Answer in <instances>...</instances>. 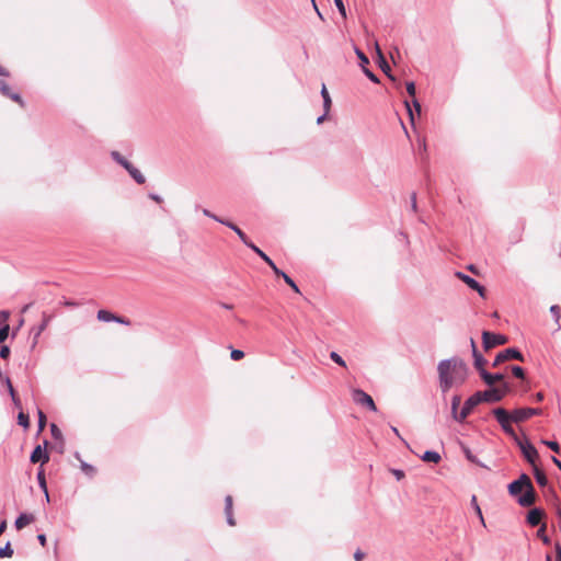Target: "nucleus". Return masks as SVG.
I'll list each match as a JSON object with an SVG mask.
<instances>
[{"mask_svg": "<svg viewBox=\"0 0 561 561\" xmlns=\"http://www.w3.org/2000/svg\"><path fill=\"white\" fill-rule=\"evenodd\" d=\"M439 387L444 393L453 386H461L468 378L469 367L460 357L443 359L437 365Z\"/></svg>", "mask_w": 561, "mask_h": 561, "instance_id": "1", "label": "nucleus"}, {"mask_svg": "<svg viewBox=\"0 0 561 561\" xmlns=\"http://www.w3.org/2000/svg\"><path fill=\"white\" fill-rule=\"evenodd\" d=\"M491 413L500 424L502 431L510 437H515V430L512 423H522L531 416L541 415L542 410L539 408H518L508 412L502 407L494 408Z\"/></svg>", "mask_w": 561, "mask_h": 561, "instance_id": "2", "label": "nucleus"}, {"mask_svg": "<svg viewBox=\"0 0 561 561\" xmlns=\"http://www.w3.org/2000/svg\"><path fill=\"white\" fill-rule=\"evenodd\" d=\"M516 481L525 488V492L517 499V503L522 507H529L537 501V492L533 485L530 478L526 473H522Z\"/></svg>", "mask_w": 561, "mask_h": 561, "instance_id": "3", "label": "nucleus"}, {"mask_svg": "<svg viewBox=\"0 0 561 561\" xmlns=\"http://www.w3.org/2000/svg\"><path fill=\"white\" fill-rule=\"evenodd\" d=\"M514 443L518 446L520 449V453L524 457V459L531 466H537V459L539 457L538 450L536 447L528 440L527 437L522 439L517 434H515V437H511Z\"/></svg>", "mask_w": 561, "mask_h": 561, "instance_id": "4", "label": "nucleus"}, {"mask_svg": "<svg viewBox=\"0 0 561 561\" xmlns=\"http://www.w3.org/2000/svg\"><path fill=\"white\" fill-rule=\"evenodd\" d=\"M512 359H516V360H519V362H525V357L523 355V353L516 348V347H508V348H505L501 352H499L492 363V366L493 367H496L499 366L500 364L506 362V360H512Z\"/></svg>", "mask_w": 561, "mask_h": 561, "instance_id": "5", "label": "nucleus"}, {"mask_svg": "<svg viewBox=\"0 0 561 561\" xmlns=\"http://www.w3.org/2000/svg\"><path fill=\"white\" fill-rule=\"evenodd\" d=\"M508 341L506 335L493 333L490 331L482 332V345L485 351H489L495 346L504 345Z\"/></svg>", "mask_w": 561, "mask_h": 561, "instance_id": "6", "label": "nucleus"}, {"mask_svg": "<svg viewBox=\"0 0 561 561\" xmlns=\"http://www.w3.org/2000/svg\"><path fill=\"white\" fill-rule=\"evenodd\" d=\"M353 400L363 407H366L368 410L376 412L377 407L367 392H365L362 389H354L353 390Z\"/></svg>", "mask_w": 561, "mask_h": 561, "instance_id": "7", "label": "nucleus"}, {"mask_svg": "<svg viewBox=\"0 0 561 561\" xmlns=\"http://www.w3.org/2000/svg\"><path fill=\"white\" fill-rule=\"evenodd\" d=\"M456 276L461 279L470 289L476 290L480 297H485V288L482 286L478 280H476L473 277L462 273L457 272Z\"/></svg>", "mask_w": 561, "mask_h": 561, "instance_id": "8", "label": "nucleus"}, {"mask_svg": "<svg viewBox=\"0 0 561 561\" xmlns=\"http://www.w3.org/2000/svg\"><path fill=\"white\" fill-rule=\"evenodd\" d=\"M355 54H356L357 58L359 59V66L362 67L363 72L365 73V76L371 82L379 83V78L371 70H369L368 68H365V65L369 64V59L365 55V53L362 49L355 47Z\"/></svg>", "mask_w": 561, "mask_h": 561, "instance_id": "9", "label": "nucleus"}, {"mask_svg": "<svg viewBox=\"0 0 561 561\" xmlns=\"http://www.w3.org/2000/svg\"><path fill=\"white\" fill-rule=\"evenodd\" d=\"M30 461L32 463H41L42 466L49 461V455L46 451L45 447L37 445L30 456Z\"/></svg>", "mask_w": 561, "mask_h": 561, "instance_id": "10", "label": "nucleus"}, {"mask_svg": "<svg viewBox=\"0 0 561 561\" xmlns=\"http://www.w3.org/2000/svg\"><path fill=\"white\" fill-rule=\"evenodd\" d=\"M545 517L546 512L542 508L534 507L528 512L526 520L530 526L535 527L538 526Z\"/></svg>", "mask_w": 561, "mask_h": 561, "instance_id": "11", "label": "nucleus"}, {"mask_svg": "<svg viewBox=\"0 0 561 561\" xmlns=\"http://www.w3.org/2000/svg\"><path fill=\"white\" fill-rule=\"evenodd\" d=\"M480 377L488 387H494L495 382L503 381L505 378L504 374L502 373L492 374L488 370H482Z\"/></svg>", "mask_w": 561, "mask_h": 561, "instance_id": "12", "label": "nucleus"}, {"mask_svg": "<svg viewBox=\"0 0 561 561\" xmlns=\"http://www.w3.org/2000/svg\"><path fill=\"white\" fill-rule=\"evenodd\" d=\"M485 402L494 403L503 400V393L499 391L496 387H489L483 391Z\"/></svg>", "mask_w": 561, "mask_h": 561, "instance_id": "13", "label": "nucleus"}, {"mask_svg": "<svg viewBox=\"0 0 561 561\" xmlns=\"http://www.w3.org/2000/svg\"><path fill=\"white\" fill-rule=\"evenodd\" d=\"M476 403L472 402L469 398L465 401L461 410L459 411V414H458V417H457V422L458 423H463L465 420L470 415V413L472 412V410L476 408Z\"/></svg>", "mask_w": 561, "mask_h": 561, "instance_id": "14", "label": "nucleus"}, {"mask_svg": "<svg viewBox=\"0 0 561 561\" xmlns=\"http://www.w3.org/2000/svg\"><path fill=\"white\" fill-rule=\"evenodd\" d=\"M376 50H377V55H378V64H379V67L380 69L390 78V79H393V77L390 75V71H391V68L388 64V61L386 60L378 43H376Z\"/></svg>", "mask_w": 561, "mask_h": 561, "instance_id": "15", "label": "nucleus"}, {"mask_svg": "<svg viewBox=\"0 0 561 561\" xmlns=\"http://www.w3.org/2000/svg\"><path fill=\"white\" fill-rule=\"evenodd\" d=\"M225 514H226V519H227L228 525L234 526L236 520H234L233 514H232V496L231 495H227L225 497Z\"/></svg>", "mask_w": 561, "mask_h": 561, "instance_id": "16", "label": "nucleus"}, {"mask_svg": "<svg viewBox=\"0 0 561 561\" xmlns=\"http://www.w3.org/2000/svg\"><path fill=\"white\" fill-rule=\"evenodd\" d=\"M34 520V516L32 514H28V513H21L15 522H14V526L18 530H21L22 528H24L25 526H27L28 524H31L32 522Z\"/></svg>", "mask_w": 561, "mask_h": 561, "instance_id": "17", "label": "nucleus"}, {"mask_svg": "<svg viewBox=\"0 0 561 561\" xmlns=\"http://www.w3.org/2000/svg\"><path fill=\"white\" fill-rule=\"evenodd\" d=\"M533 473L536 479V482L538 483V485L540 488L548 486V478H547L546 473L538 466L533 467Z\"/></svg>", "mask_w": 561, "mask_h": 561, "instance_id": "18", "label": "nucleus"}, {"mask_svg": "<svg viewBox=\"0 0 561 561\" xmlns=\"http://www.w3.org/2000/svg\"><path fill=\"white\" fill-rule=\"evenodd\" d=\"M51 317L47 313H43V320L42 322L36 327L32 329V333L34 335V339H38L42 332L47 328L48 323L50 322Z\"/></svg>", "mask_w": 561, "mask_h": 561, "instance_id": "19", "label": "nucleus"}, {"mask_svg": "<svg viewBox=\"0 0 561 561\" xmlns=\"http://www.w3.org/2000/svg\"><path fill=\"white\" fill-rule=\"evenodd\" d=\"M420 458L424 462L438 463L442 460L439 453L435 450H426Z\"/></svg>", "mask_w": 561, "mask_h": 561, "instance_id": "20", "label": "nucleus"}, {"mask_svg": "<svg viewBox=\"0 0 561 561\" xmlns=\"http://www.w3.org/2000/svg\"><path fill=\"white\" fill-rule=\"evenodd\" d=\"M37 481H38V485L39 488L43 490V492L45 493V499L47 502H49V493H48V490H47V483H46V478H45V472H44V469L41 468L37 472Z\"/></svg>", "mask_w": 561, "mask_h": 561, "instance_id": "21", "label": "nucleus"}, {"mask_svg": "<svg viewBox=\"0 0 561 561\" xmlns=\"http://www.w3.org/2000/svg\"><path fill=\"white\" fill-rule=\"evenodd\" d=\"M126 171L135 180L136 183L144 184L146 182V178L144 176V174L133 164H130V167L126 169Z\"/></svg>", "mask_w": 561, "mask_h": 561, "instance_id": "22", "label": "nucleus"}, {"mask_svg": "<svg viewBox=\"0 0 561 561\" xmlns=\"http://www.w3.org/2000/svg\"><path fill=\"white\" fill-rule=\"evenodd\" d=\"M472 357H473L474 368L478 370L479 375L481 376V371L486 370L485 365H486L488 360L483 357V355L481 353L472 355Z\"/></svg>", "mask_w": 561, "mask_h": 561, "instance_id": "23", "label": "nucleus"}, {"mask_svg": "<svg viewBox=\"0 0 561 561\" xmlns=\"http://www.w3.org/2000/svg\"><path fill=\"white\" fill-rule=\"evenodd\" d=\"M460 403H461V397L459 394H455L451 398V407L450 408H451V416L456 422H457V417L459 414Z\"/></svg>", "mask_w": 561, "mask_h": 561, "instance_id": "24", "label": "nucleus"}, {"mask_svg": "<svg viewBox=\"0 0 561 561\" xmlns=\"http://www.w3.org/2000/svg\"><path fill=\"white\" fill-rule=\"evenodd\" d=\"M111 157L112 159L118 163L119 165H122L125 170L128 169L130 167V162L125 158L123 157L118 151H112L111 152Z\"/></svg>", "mask_w": 561, "mask_h": 561, "instance_id": "25", "label": "nucleus"}, {"mask_svg": "<svg viewBox=\"0 0 561 561\" xmlns=\"http://www.w3.org/2000/svg\"><path fill=\"white\" fill-rule=\"evenodd\" d=\"M507 490H508L510 495H512V496H517V495L523 494L522 493L523 491L525 492V488H523V485H520L516 480L512 481L507 485Z\"/></svg>", "mask_w": 561, "mask_h": 561, "instance_id": "26", "label": "nucleus"}, {"mask_svg": "<svg viewBox=\"0 0 561 561\" xmlns=\"http://www.w3.org/2000/svg\"><path fill=\"white\" fill-rule=\"evenodd\" d=\"M98 320L103 322H111L116 320V316L108 310L101 309L98 311Z\"/></svg>", "mask_w": 561, "mask_h": 561, "instance_id": "27", "label": "nucleus"}, {"mask_svg": "<svg viewBox=\"0 0 561 561\" xmlns=\"http://www.w3.org/2000/svg\"><path fill=\"white\" fill-rule=\"evenodd\" d=\"M321 96L323 99V108H324L325 113H329V111L331 108L332 101H331V98L327 90L325 84H322Z\"/></svg>", "mask_w": 561, "mask_h": 561, "instance_id": "28", "label": "nucleus"}, {"mask_svg": "<svg viewBox=\"0 0 561 561\" xmlns=\"http://www.w3.org/2000/svg\"><path fill=\"white\" fill-rule=\"evenodd\" d=\"M546 524H541L540 528L537 530V537L542 541L543 545L548 546L551 543V539L546 534Z\"/></svg>", "mask_w": 561, "mask_h": 561, "instance_id": "29", "label": "nucleus"}, {"mask_svg": "<svg viewBox=\"0 0 561 561\" xmlns=\"http://www.w3.org/2000/svg\"><path fill=\"white\" fill-rule=\"evenodd\" d=\"M511 371H512V375L517 378V379H520V380H525L526 378V374H525V369L518 365H512L510 367Z\"/></svg>", "mask_w": 561, "mask_h": 561, "instance_id": "30", "label": "nucleus"}, {"mask_svg": "<svg viewBox=\"0 0 561 561\" xmlns=\"http://www.w3.org/2000/svg\"><path fill=\"white\" fill-rule=\"evenodd\" d=\"M470 502H471V506L473 507V510H474L477 516L479 517L481 524L483 526H485L484 518H483V515H482V511H481V508H480V506L478 504V501H477V496L472 495Z\"/></svg>", "mask_w": 561, "mask_h": 561, "instance_id": "31", "label": "nucleus"}, {"mask_svg": "<svg viewBox=\"0 0 561 561\" xmlns=\"http://www.w3.org/2000/svg\"><path fill=\"white\" fill-rule=\"evenodd\" d=\"M14 551L11 547V542L8 541L4 547L0 548V559L2 558H11Z\"/></svg>", "mask_w": 561, "mask_h": 561, "instance_id": "32", "label": "nucleus"}, {"mask_svg": "<svg viewBox=\"0 0 561 561\" xmlns=\"http://www.w3.org/2000/svg\"><path fill=\"white\" fill-rule=\"evenodd\" d=\"M550 313L552 314V317L557 323V329L559 330L560 329V317H561L560 307L558 305H552L550 307Z\"/></svg>", "mask_w": 561, "mask_h": 561, "instance_id": "33", "label": "nucleus"}, {"mask_svg": "<svg viewBox=\"0 0 561 561\" xmlns=\"http://www.w3.org/2000/svg\"><path fill=\"white\" fill-rule=\"evenodd\" d=\"M18 424L24 428H27L30 426L28 414L24 413L23 411H20V413L18 414Z\"/></svg>", "mask_w": 561, "mask_h": 561, "instance_id": "34", "label": "nucleus"}, {"mask_svg": "<svg viewBox=\"0 0 561 561\" xmlns=\"http://www.w3.org/2000/svg\"><path fill=\"white\" fill-rule=\"evenodd\" d=\"M50 434L55 440H58V442L64 440L62 433H61L60 428L55 423L50 424Z\"/></svg>", "mask_w": 561, "mask_h": 561, "instance_id": "35", "label": "nucleus"}, {"mask_svg": "<svg viewBox=\"0 0 561 561\" xmlns=\"http://www.w3.org/2000/svg\"><path fill=\"white\" fill-rule=\"evenodd\" d=\"M284 282L297 294H300V289L299 287L297 286V284L294 282V279L287 275V274H283V277Z\"/></svg>", "mask_w": 561, "mask_h": 561, "instance_id": "36", "label": "nucleus"}, {"mask_svg": "<svg viewBox=\"0 0 561 561\" xmlns=\"http://www.w3.org/2000/svg\"><path fill=\"white\" fill-rule=\"evenodd\" d=\"M80 468L87 476L92 477L95 473V468L85 461H81Z\"/></svg>", "mask_w": 561, "mask_h": 561, "instance_id": "37", "label": "nucleus"}, {"mask_svg": "<svg viewBox=\"0 0 561 561\" xmlns=\"http://www.w3.org/2000/svg\"><path fill=\"white\" fill-rule=\"evenodd\" d=\"M330 358L335 363L337 364L339 366H342V367H346V363L345 360L342 358V356L336 353V352H331L330 353Z\"/></svg>", "mask_w": 561, "mask_h": 561, "instance_id": "38", "label": "nucleus"}, {"mask_svg": "<svg viewBox=\"0 0 561 561\" xmlns=\"http://www.w3.org/2000/svg\"><path fill=\"white\" fill-rule=\"evenodd\" d=\"M9 332H10V327L9 324L5 322L1 328H0V344H2L9 336Z\"/></svg>", "mask_w": 561, "mask_h": 561, "instance_id": "39", "label": "nucleus"}, {"mask_svg": "<svg viewBox=\"0 0 561 561\" xmlns=\"http://www.w3.org/2000/svg\"><path fill=\"white\" fill-rule=\"evenodd\" d=\"M469 399L476 403V405L485 402L483 397V391H477L472 396L469 397Z\"/></svg>", "mask_w": 561, "mask_h": 561, "instance_id": "40", "label": "nucleus"}, {"mask_svg": "<svg viewBox=\"0 0 561 561\" xmlns=\"http://www.w3.org/2000/svg\"><path fill=\"white\" fill-rule=\"evenodd\" d=\"M234 232L245 247L252 242L239 227L234 229Z\"/></svg>", "mask_w": 561, "mask_h": 561, "instance_id": "41", "label": "nucleus"}, {"mask_svg": "<svg viewBox=\"0 0 561 561\" xmlns=\"http://www.w3.org/2000/svg\"><path fill=\"white\" fill-rule=\"evenodd\" d=\"M37 415H38V427H39V431H42V430H44V427L46 426V423H47L46 414L42 410L38 409Z\"/></svg>", "mask_w": 561, "mask_h": 561, "instance_id": "42", "label": "nucleus"}, {"mask_svg": "<svg viewBox=\"0 0 561 561\" xmlns=\"http://www.w3.org/2000/svg\"><path fill=\"white\" fill-rule=\"evenodd\" d=\"M542 443L554 453H560V445L556 440H542Z\"/></svg>", "mask_w": 561, "mask_h": 561, "instance_id": "43", "label": "nucleus"}, {"mask_svg": "<svg viewBox=\"0 0 561 561\" xmlns=\"http://www.w3.org/2000/svg\"><path fill=\"white\" fill-rule=\"evenodd\" d=\"M248 248L251 249L255 254H257L263 261L265 256H268L264 251H262L259 247H256L253 242L248 244Z\"/></svg>", "mask_w": 561, "mask_h": 561, "instance_id": "44", "label": "nucleus"}, {"mask_svg": "<svg viewBox=\"0 0 561 561\" xmlns=\"http://www.w3.org/2000/svg\"><path fill=\"white\" fill-rule=\"evenodd\" d=\"M0 92L7 98L12 93L11 88L3 80H0Z\"/></svg>", "mask_w": 561, "mask_h": 561, "instance_id": "45", "label": "nucleus"}, {"mask_svg": "<svg viewBox=\"0 0 561 561\" xmlns=\"http://www.w3.org/2000/svg\"><path fill=\"white\" fill-rule=\"evenodd\" d=\"M501 382V386L500 387H496L499 389L500 392L503 393V398L511 392V386L508 382H506L505 380L503 381H500Z\"/></svg>", "mask_w": 561, "mask_h": 561, "instance_id": "46", "label": "nucleus"}, {"mask_svg": "<svg viewBox=\"0 0 561 561\" xmlns=\"http://www.w3.org/2000/svg\"><path fill=\"white\" fill-rule=\"evenodd\" d=\"M405 88H407V92L410 96L412 98H415V93H416V87H415V83L413 81H408L405 83Z\"/></svg>", "mask_w": 561, "mask_h": 561, "instance_id": "47", "label": "nucleus"}, {"mask_svg": "<svg viewBox=\"0 0 561 561\" xmlns=\"http://www.w3.org/2000/svg\"><path fill=\"white\" fill-rule=\"evenodd\" d=\"M60 304L65 307H68V308H77L79 307L81 304L78 302V301H75V300H70V299H67V298H62V300L60 301Z\"/></svg>", "mask_w": 561, "mask_h": 561, "instance_id": "48", "label": "nucleus"}, {"mask_svg": "<svg viewBox=\"0 0 561 561\" xmlns=\"http://www.w3.org/2000/svg\"><path fill=\"white\" fill-rule=\"evenodd\" d=\"M334 4L335 7L337 8L340 14L343 16V18H346V9H345V5H344V2L343 0H334Z\"/></svg>", "mask_w": 561, "mask_h": 561, "instance_id": "49", "label": "nucleus"}, {"mask_svg": "<svg viewBox=\"0 0 561 561\" xmlns=\"http://www.w3.org/2000/svg\"><path fill=\"white\" fill-rule=\"evenodd\" d=\"M230 357L232 360H240L241 358L244 357V352L241 350H232Z\"/></svg>", "mask_w": 561, "mask_h": 561, "instance_id": "50", "label": "nucleus"}, {"mask_svg": "<svg viewBox=\"0 0 561 561\" xmlns=\"http://www.w3.org/2000/svg\"><path fill=\"white\" fill-rule=\"evenodd\" d=\"M10 347L8 345H1L0 357L7 359L10 356Z\"/></svg>", "mask_w": 561, "mask_h": 561, "instance_id": "51", "label": "nucleus"}, {"mask_svg": "<svg viewBox=\"0 0 561 561\" xmlns=\"http://www.w3.org/2000/svg\"><path fill=\"white\" fill-rule=\"evenodd\" d=\"M219 224L230 228L232 231H234V229L238 227L237 225H234L232 221H229L227 219H224V218H219Z\"/></svg>", "mask_w": 561, "mask_h": 561, "instance_id": "52", "label": "nucleus"}, {"mask_svg": "<svg viewBox=\"0 0 561 561\" xmlns=\"http://www.w3.org/2000/svg\"><path fill=\"white\" fill-rule=\"evenodd\" d=\"M219 224L230 228L232 231H234V229L238 227L237 225H234L232 221H229L227 219H224V218H219Z\"/></svg>", "mask_w": 561, "mask_h": 561, "instance_id": "53", "label": "nucleus"}, {"mask_svg": "<svg viewBox=\"0 0 561 561\" xmlns=\"http://www.w3.org/2000/svg\"><path fill=\"white\" fill-rule=\"evenodd\" d=\"M8 98L18 102L21 106L24 105V102L19 93L12 92Z\"/></svg>", "mask_w": 561, "mask_h": 561, "instance_id": "54", "label": "nucleus"}, {"mask_svg": "<svg viewBox=\"0 0 561 561\" xmlns=\"http://www.w3.org/2000/svg\"><path fill=\"white\" fill-rule=\"evenodd\" d=\"M411 209L412 211L416 213L417 211V202H416V193H412L411 195Z\"/></svg>", "mask_w": 561, "mask_h": 561, "instance_id": "55", "label": "nucleus"}, {"mask_svg": "<svg viewBox=\"0 0 561 561\" xmlns=\"http://www.w3.org/2000/svg\"><path fill=\"white\" fill-rule=\"evenodd\" d=\"M405 104V107H407V111H408V114H409V117H410V121L412 123V125H414V114H413V110L410 105V103L408 101L404 102Z\"/></svg>", "mask_w": 561, "mask_h": 561, "instance_id": "56", "label": "nucleus"}, {"mask_svg": "<svg viewBox=\"0 0 561 561\" xmlns=\"http://www.w3.org/2000/svg\"><path fill=\"white\" fill-rule=\"evenodd\" d=\"M10 317V312L8 310L0 311V323H5Z\"/></svg>", "mask_w": 561, "mask_h": 561, "instance_id": "57", "label": "nucleus"}, {"mask_svg": "<svg viewBox=\"0 0 561 561\" xmlns=\"http://www.w3.org/2000/svg\"><path fill=\"white\" fill-rule=\"evenodd\" d=\"M203 214H204L206 217L211 218V219H214V220H215V221H217V222L219 221V218H220V217H218L217 215L213 214L210 210H208V209H206V208H205V209H203Z\"/></svg>", "mask_w": 561, "mask_h": 561, "instance_id": "58", "label": "nucleus"}, {"mask_svg": "<svg viewBox=\"0 0 561 561\" xmlns=\"http://www.w3.org/2000/svg\"><path fill=\"white\" fill-rule=\"evenodd\" d=\"M556 559L557 561H561V545L560 542L554 543Z\"/></svg>", "mask_w": 561, "mask_h": 561, "instance_id": "59", "label": "nucleus"}, {"mask_svg": "<svg viewBox=\"0 0 561 561\" xmlns=\"http://www.w3.org/2000/svg\"><path fill=\"white\" fill-rule=\"evenodd\" d=\"M412 105H413V108L415 110V112H416L417 114H421V108H422V107H421V103L417 101V99H416V98H413V100H412Z\"/></svg>", "mask_w": 561, "mask_h": 561, "instance_id": "60", "label": "nucleus"}, {"mask_svg": "<svg viewBox=\"0 0 561 561\" xmlns=\"http://www.w3.org/2000/svg\"><path fill=\"white\" fill-rule=\"evenodd\" d=\"M11 399L14 404V408L22 410V403L19 396L12 397Z\"/></svg>", "mask_w": 561, "mask_h": 561, "instance_id": "61", "label": "nucleus"}, {"mask_svg": "<svg viewBox=\"0 0 561 561\" xmlns=\"http://www.w3.org/2000/svg\"><path fill=\"white\" fill-rule=\"evenodd\" d=\"M114 322L125 324V325H128L130 323V321L127 318L119 317V316H116V320H114Z\"/></svg>", "mask_w": 561, "mask_h": 561, "instance_id": "62", "label": "nucleus"}, {"mask_svg": "<svg viewBox=\"0 0 561 561\" xmlns=\"http://www.w3.org/2000/svg\"><path fill=\"white\" fill-rule=\"evenodd\" d=\"M149 198H151L152 201H154L159 204L163 202L162 197L156 193H150Z\"/></svg>", "mask_w": 561, "mask_h": 561, "instance_id": "63", "label": "nucleus"}, {"mask_svg": "<svg viewBox=\"0 0 561 561\" xmlns=\"http://www.w3.org/2000/svg\"><path fill=\"white\" fill-rule=\"evenodd\" d=\"M365 557V553L360 551L359 549L354 553V559L356 561H362Z\"/></svg>", "mask_w": 561, "mask_h": 561, "instance_id": "64", "label": "nucleus"}]
</instances>
